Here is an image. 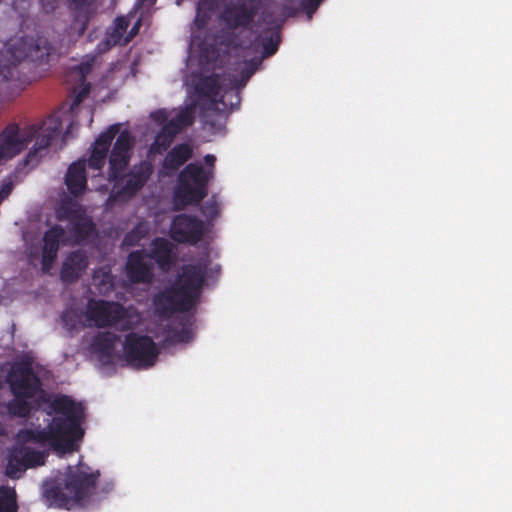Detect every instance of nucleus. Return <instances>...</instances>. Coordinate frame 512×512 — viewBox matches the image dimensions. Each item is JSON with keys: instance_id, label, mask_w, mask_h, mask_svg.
Masks as SVG:
<instances>
[{"instance_id": "f257e3e1", "label": "nucleus", "mask_w": 512, "mask_h": 512, "mask_svg": "<svg viewBox=\"0 0 512 512\" xmlns=\"http://www.w3.org/2000/svg\"><path fill=\"white\" fill-rule=\"evenodd\" d=\"M87 92L88 88L83 87L67 112L53 114L38 126L6 127L0 133V165L22 153L33 141L24 160L25 165L33 167L47 153L49 146L61 145L80 126L90 125L93 111L90 106L82 104Z\"/></svg>"}, {"instance_id": "412c9836", "label": "nucleus", "mask_w": 512, "mask_h": 512, "mask_svg": "<svg viewBox=\"0 0 512 512\" xmlns=\"http://www.w3.org/2000/svg\"><path fill=\"white\" fill-rule=\"evenodd\" d=\"M194 332L191 325L183 326L180 331H175L171 337L173 342L188 343L193 338Z\"/></svg>"}, {"instance_id": "6e6552de", "label": "nucleus", "mask_w": 512, "mask_h": 512, "mask_svg": "<svg viewBox=\"0 0 512 512\" xmlns=\"http://www.w3.org/2000/svg\"><path fill=\"white\" fill-rule=\"evenodd\" d=\"M64 326L68 330H74L85 325L115 326L125 329L136 325L140 321V315L133 309H124L116 303L91 300L87 304L86 312L70 309L62 317Z\"/></svg>"}, {"instance_id": "f3484780", "label": "nucleus", "mask_w": 512, "mask_h": 512, "mask_svg": "<svg viewBox=\"0 0 512 512\" xmlns=\"http://www.w3.org/2000/svg\"><path fill=\"white\" fill-rule=\"evenodd\" d=\"M9 52L15 61L23 58L38 59L42 56L38 54V46H34L32 41H21L17 46H13Z\"/></svg>"}, {"instance_id": "b1692460", "label": "nucleus", "mask_w": 512, "mask_h": 512, "mask_svg": "<svg viewBox=\"0 0 512 512\" xmlns=\"http://www.w3.org/2000/svg\"><path fill=\"white\" fill-rule=\"evenodd\" d=\"M320 2H321V0H308L306 9H307V14H308L309 19L311 18L312 13L317 9Z\"/></svg>"}, {"instance_id": "7ed1b4c3", "label": "nucleus", "mask_w": 512, "mask_h": 512, "mask_svg": "<svg viewBox=\"0 0 512 512\" xmlns=\"http://www.w3.org/2000/svg\"><path fill=\"white\" fill-rule=\"evenodd\" d=\"M120 129V124H114L102 132L95 140L88 159V166L90 168L101 169L105 163L111 142L119 133L109 157L108 173L109 180L114 182L111 194L115 199H124L131 196L144 185L151 173V165L146 162L141 164L139 168L132 170L129 174L123 173L130 157L132 137L128 131L120 132Z\"/></svg>"}, {"instance_id": "0eeeda50", "label": "nucleus", "mask_w": 512, "mask_h": 512, "mask_svg": "<svg viewBox=\"0 0 512 512\" xmlns=\"http://www.w3.org/2000/svg\"><path fill=\"white\" fill-rule=\"evenodd\" d=\"M97 476L98 473L83 463L69 466L59 473L53 484H47L46 497L66 509L84 505L92 495Z\"/></svg>"}, {"instance_id": "2eb2a0df", "label": "nucleus", "mask_w": 512, "mask_h": 512, "mask_svg": "<svg viewBox=\"0 0 512 512\" xmlns=\"http://www.w3.org/2000/svg\"><path fill=\"white\" fill-rule=\"evenodd\" d=\"M192 150L188 145H178L166 156L163 163V173L170 174L178 169L191 156Z\"/></svg>"}, {"instance_id": "aec40b11", "label": "nucleus", "mask_w": 512, "mask_h": 512, "mask_svg": "<svg viewBox=\"0 0 512 512\" xmlns=\"http://www.w3.org/2000/svg\"><path fill=\"white\" fill-rule=\"evenodd\" d=\"M147 231L148 227L146 223L139 224L134 231H132L125 237L124 243L129 246L136 244L140 240V238L147 233Z\"/></svg>"}, {"instance_id": "dca6fc26", "label": "nucleus", "mask_w": 512, "mask_h": 512, "mask_svg": "<svg viewBox=\"0 0 512 512\" xmlns=\"http://www.w3.org/2000/svg\"><path fill=\"white\" fill-rule=\"evenodd\" d=\"M255 14H252L244 7H234L225 12V20L234 26H246L250 20H254Z\"/></svg>"}, {"instance_id": "f03ea898", "label": "nucleus", "mask_w": 512, "mask_h": 512, "mask_svg": "<svg viewBox=\"0 0 512 512\" xmlns=\"http://www.w3.org/2000/svg\"><path fill=\"white\" fill-rule=\"evenodd\" d=\"M254 68H249L241 75V80L230 81V88L226 89L219 84V75L210 73L207 67H203L200 76L185 81L188 87V101L184 107L166 110L159 109L151 113V128L158 129L154 142L151 145V153H160L165 150L173 140V137L185 126L192 123L194 111L197 105L206 107L213 105L216 110L224 112L235 108L239 104V96L236 88L244 85L253 74Z\"/></svg>"}, {"instance_id": "1a4fd4ad", "label": "nucleus", "mask_w": 512, "mask_h": 512, "mask_svg": "<svg viewBox=\"0 0 512 512\" xmlns=\"http://www.w3.org/2000/svg\"><path fill=\"white\" fill-rule=\"evenodd\" d=\"M216 157L208 154L204 157L205 166L192 163L180 173L174 190L173 203L177 208L196 204L207 193V185L214 177Z\"/></svg>"}, {"instance_id": "f8f14e48", "label": "nucleus", "mask_w": 512, "mask_h": 512, "mask_svg": "<svg viewBox=\"0 0 512 512\" xmlns=\"http://www.w3.org/2000/svg\"><path fill=\"white\" fill-rule=\"evenodd\" d=\"M65 184L73 196H78L85 191L86 174L84 161H77L70 165L66 173Z\"/></svg>"}, {"instance_id": "20e7f679", "label": "nucleus", "mask_w": 512, "mask_h": 512, "mask_svg": "<svg viewBox=\"0 0 512 512\" xmlns=\"http://www.w3.org/2000/svg\"><path fill=\"white\" fill-rule=\"evenodd\" d=\"M55 220L49 219L51 227L45 232L43 246L40 251H30V262L43 272L49 273L57 258L58 249L69 243L85 239L93 230L89 217L75 201L63 198L55 210Z\"/></svg>"}, {"instance_id": "6ab92c4d", "label": "nucleus", "mask_w": 512, "mask_h": 512, "mask_svg": "<svg viewBox=\"0 0 512 512\" xmlns=\"http://www.w3.org/2000/svg\"><path fill=\"white\" fill-rule=\"evenodd\" d=\"M222 0H201L198 5L197 15H196V24L202 25L204 22V15L208 10H214V8L218 7Z\"/></svg>"}, {"instance_id": "cd10ccee", "label": "nucleus", "mask_w": 512, "mask_h": 512, "mask_svg": "<svg viewBox=\"0 0 512 512\" xmlns=\"http://www.w3.org/2000/svg\"><path fill=\"white\" fill-rule=\"evenodd\" d=\"M4 433V428L0 425V436H2Z\"/></svg>"}, {"instance_id": "9d476101", "label": "nucleus", "mask_w": 512, "mask_h": 512, "mask_svg": "<svg viewBox=\"0 0 512 512\" xmlns=\"http://www.w3.org/2000/svg\"><path fill=\"white\" fill-rule=\"evenodd\" d=\"M173 246L166 239H156L151 244L149 253H131L127 271L134 282L147 281L151 276V267L156 263L161 269H166L173 259Z\"/></svg>"}, {"instance_id": "39448f33", "label": "nucleus", "mask_w": 512, "mask_h": 512, "mask_svg": "<svg viewBox=\"0 0 512 512\" xmlns=\"http://www.w3.org/2000/svg\"><path fill=\"white\" fill-rule=\"evenodd\" d=\"M218 268L208 258L192 261L182 266L173 286L155 298L157 310H188L198 299L200 289Z\"/></svg>"}, {"instance_id": "a878e982", "label": "nucleus", "mask_w": 512, "mask_h": 512, "mask_svg": "<svg viewBox=\"0 0 512 512\" xmlns=\"http://www.w3.org/2000/svg\"><path fill=\"white\" fill-rule=\"evenodd\" d=\"M278 39L275 42L272 41L271 48L265 46V56L272 55L277 50Z\"/></svg>"}, {"instance_id": "ddd939ff", "label": "nucleus", "mask_w": 512, "mask_h": 512, "mask_svg": "<svg viewBox=\"0 0 512 512\" xmlns=\"http://www.w3.org/2000/svg\"><path fill=\"white\" fill-rule=\"evenodd\" d=\"M131 18H132V16L129 15L128 18L121 17V18L116 19L114 26L112 27V31L109 35V39H108L109 46L116 45V44H126L127 42H129L132 39V37L134 35L137 34L139 25H140L139 21L135 22V24L129 34H127V35L124 34V32L126 31L128 25H129Z\"/></svg>"}, {"instance_id": "4be33fe9", "label": "nucleus", "mask_w": 512, "mask_h": 512, "mask_svg": "<svg viewBox=\"0 0 512 512\" xmlns=\"http://www.w3.org/2000/svg\"><path fill=\"white\" fill-rule=\"evenodd\" d=\"M198 53L201 54V59L203 58L208 61V52L206 51V49L200 47V43L196 38H193L190 46L189 66H192L194 58L197 56Z\"/></svg>"}, {"instance_id": "423d86ee", "label": "nucleus", "mask_w": 512, "mask_h": 512, "mask_svg": "<svg viewBox=\"0 0 512 512\" xmlns=\"http://www.w3.org/2000/svg\"><path fill=\"white\" fill-rule=\"evenodd\" d=\"M92 350L103 364L114 363L122 351L127 361L136 368L152 366L158 356V348L151 338L137 333L128 334L121 344L111 333L99 335Z\"/></svg>"}, {"instance_id": "393cba45", "label": "nucleus", "mask_w": 512, "mask_h": 512, "mask_svg": "<svg viewBox=\"0 0 512 512\" xmlns=\"http://www.w3.org/2000/svg\"><path fill=\"white\" fill-rule=\"evenodd\" d=\"M90 70V64L88 63H82L79 67H78V74L81 76V78L84 77V75L86 73H88V71Z\"/></svg>"}, {"instance_id": "bb28decb", "label": "nucleus", "mask_w": 512, "mask_h": 512, "mask_svg": "<svg viewBox=\"0 0 512 512\" xmlns=\"http://www.w3.org/2000/svg\"><path fill=\"white\" fill-rule=\"evenodd\" d=\"M141 2H142V5L150 6L155 2V0H141Z\"/></svg>"}, {"instance_id": "4468645a", "label": "nucleus", "mask_w": 512, "mask_h": 512, "mask_svg": "<svg viewBox=\"0 0 512 512\" xmlns=\"http://www.w3.org/2000/svg\"><path fill=\"white\" fill-rule=\"evenodd\" d=\"M87 267V260L80 252L70 254L64 261L61 276L65 281L77 278Z\"/></svg>"}, {"instance_id": "9b49d317", "label": "nucleus", "mask_w": 512, "mask_h": 512, "mask_svg": "<svg viewBox=\"0 0 512 512\" xmlns=\"http://www.w3.org/2000/svg\"><path fill=\"white\" fill-rule=\"evenodd\" d=\"M209 231V223H203L186 214L172 221L170 235L177 242L195 243Z\"/></svg>"}, {"instance_id": "a211bd4d", "label": "nucleus", "mask_w": 512, "mask_h": 512, "mask_svg": "<svg viewBox=\"0 0 512 512\" xmlns=\"http://www.w3.org/2000/svg\"><path fill=\"white\" fill-rule=\"evenodd\" d=\"M16 492L10 487H0V512H16Z\"/></svg>"}, {"instance_id": "5701e85b", "label": "nucleus", "mask_w": 512, "mask_h": 512, "mask_svg": "<svg viewBox=\"0 0 512 512\" xmlns=\"http://www.w3.org/2000/svg\"><path fill=\"white\" fill-rule=\"evenodd\" d=\"M220 213V203L216 201L215 199L207 201L204 209H203V215L207 219H213L217 217Z\"/></svg>"}]
</instances>
